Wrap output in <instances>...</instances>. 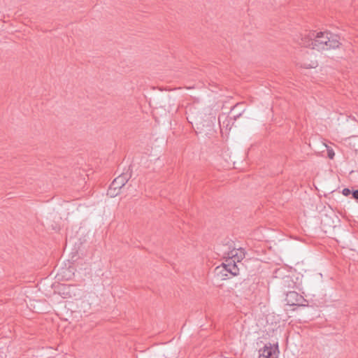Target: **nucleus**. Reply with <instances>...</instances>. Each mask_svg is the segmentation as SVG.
I'll list each match as a JSON object with an SVG mask.
<instances>
[{"instance_id": "nucleus-4", "label": "nucleus", "mask_w": 358, "mask_h": 358, "mask_svg": "<svg viewBox=\"0 0 358 358\" xmlns=\"http://www.w3.org/2000/svg\"><path fill=\"white\" fill-rule=\"evenodd\" d=\"M297 65L305 69H313L317 66V61L315 59V57L313 54H309L308 52L302 53Z\"/></svg>"}, {"instance_id": "nucleus-14", "label": "nucleus", "mask_w": 358, "mask_h": 358, "mask_svg": "<svg viewBox=\"0 0 358 358\" xmlns=\"http://www.w3.org/2000/svg\"><path fill=\"white\" fill-rule=\"evenodd\" d=\"M351 194L353 199L358 200V189L352 190Z\"/></svg>"}, {"instance_id": "nucleus-9", "label": "nucleus", "mask_w": 358, "mask_h": 358, "mask_svg": "<svg viewBox=\"0 0 358 358\" xmlns=\"http://www.w3.org/2000/svg\"><path fill=\"white\" fill-rule=\"evenodd\" d=\"M128 180V175L126 173H122L117 176V178H115L112 182L111 185H113V187H114V188H117L120 190H121V189H122L127 184Z\"/></svg>"}, {"instance_id": "nucleus-1", "label": "nucleus", "mask_w": 358, "mask_h": 358, "mask_svg": "<svg viewBox=\"0 0 358 358\" xmlns=\"http://www.w3.org/2000/svg\"><path fill=\"white\" fill-rule=\"evenodd\" d=\"M314 32V50L318 51L335 49L341 45L339 36L330 31Z\"/></svg>"}, {"instance_id": "nucleus-10", "label": "nucleus", "mask_w": 358, "mask_h": 358, "mask_svg": "<svg viewBox=\"0 0 358 358\" xmlns=\"http://www.w3.org/2000/svg\"><path fill=\"white\" fill-rule=\"evenodd\" d=\"M120 192L121 190H120L117 188H114V187H113V185L110 184L107 192V195H108L110 197H115L120 194Z\"/></svg>"}, {"instance_id": "nucleus-7", "label": "nucleus", "mask_w": 358, "mask_h": 358, "mask_svg": "<svg viewBox=\"0 0 358 358\" xmlns=\"http://www.w3.org/2000/svg\"><path fill=\"white\" fill-rule=\"evenodd\" d=\"M279 350L278 345H272L271 343L266 344L262 349L259 350V356L264 358H278Z\"/></svg>"}, {"instance_id": "nucleus-11", "label": "nucleus", "mask_w": 358, "mask_h": 358, "mask_svg": "<svg viewBox=\"0 0 358 358\" xmlns=\"http://www.w3.org/2000/svg\"><path fill=\"white\" fill-rule=\"evenodd\" d=\"M241 109H244L245 110V108H243V103H236L231 108V110L230 111V115L229 116H233L234 114L238 113V111L240 110H241Z\"/></svg>"}, {"instance_id": "nucleus-6", "label": "nucleus", "mask_w": 358, "mask_h": 358, "mask_svg": "<svg viewBox=\"0 0 358 358\" xmlns=\"http://www.w3.org/2000/svg\"><path fill=\"white\" fill-rule=\"evenodd\" d=\"M245 252L242 248L236 249L233 248L229 250L227 252H224L223 257L224 259H228V261L234 260L235 262H240L245 258Z\"/></svg>"}, {"instance_id": "nucleus-3", "label": "nucleus", "mask_w": 358, "mask_h": 358, "mask_svg": "<svg viewBox=\"0 0 358 358\" xmlns=\"http://www.w3.org/2000/svg\"><path fill=\"white\" fill-rule=\"evenodd\" d=\"M224 262H223L221 266H217L216 268V271L220 269V272L222 273L223 271L226 272L223 273L222 275L227 276V273L231 274L232 276L238 275L239 273V268L236 265V262L234 260L228 261V259H224Z\"/></svg>"}, {"instance_id": "nucleus-12", "label": "nucleus", "mask_w": 358, "mask_h": 358, "mask_svg": "<svg viewBox=\"0 0 358 358\" xmlns=\"http://www.w3.org/2000/svg\"><path fill=\"white\" fill-rule=\"evenodd\" d=\"M327 155H328V157L329 159H332L334 158V157L335 155V153H334V151L333 150V149H331H331H329V148L327 149Z\"/></svg>"}, {"instance_id": "nucleus-8", "label": "nucleus", "mask_w": 358, "mask_h": 358, "mask_svg": "<svg viewBox=\"0 0 358 358\" xmlns=\"http://www.w3.org/2000/svg\"><path fill=\"white\" fill-rule=\"evenodd\" d=\"M314 32L310 31L307 34L303 35L299 42L301 46L305 48H311L314 50Z\"/></svg>"}, {"instance_id": "nucleus-2", "label": "nucleus", "mask_w": 358, "mask_h": 358, "mask_svg": "<svg viewBox=\"0 0 358 358\" xmlns=\"http://www.w3.org/2000/svg\"><path fill=\"white\" fill-rule=\"evenodd\" d=\"M244 112V109L238 111V113L234 114L233 116H226L225 115H220L218 121L221 130L225 129L226 131L230 130L234 125L235 121L240 117Z\"/></svg>"}, {"instance_id": "nucleus-13", "label": "nucleus", "mask_w": 358, "mask_h": 358, "mask_svg": "<svg viewBox=\"0 0 358 358\" xmlns=\"http://www.w3.org/2000/svg\"><path fill=\"white\" fill-rule=\"evenodd\" d=\"M343 194L348 196L351 194L352 191L348 188H344L342 192Z\"/></svg>"}, {"instance_id": "nucleus-5", "label": "nucleus", "mask_w": 358, "mask_h": 358, "mask_svg": "<svg viewBox=\"0 0 358 358\" xmlns=\"http://www.w3.org/2000/svg\"><path fill=\"white\" fill-rule=\"evenodd\" d=\"M285 301L289 306H306V303H307L303 296L294 291L287 293Z\"/></svg>"}]
</instances>
